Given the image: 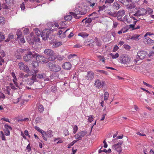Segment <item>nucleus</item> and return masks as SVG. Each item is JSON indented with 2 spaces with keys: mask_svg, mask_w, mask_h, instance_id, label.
<instances>
[{
  "mask_svg": "<svg viewBox=\"0 0 154 154\" xmlns=\"http://www.w3.org/2000/svg\"><path fill=\"white\" fill-rule=\"evenodd\" d=\"M86 10L84 8L79 6H77L74 11V12H71L70 14L73 15L74 18L76 19H79L81 17V16L79 14L84 15L86 13Z\"/></svg>",
  "mask_w": 154,
  "mask_h": 154,
  "instance_id": "obj_1",
  "label": "nucleus"
},
{
  "mask_svg": "<svg viewBox=\"0 0 154 154\" xmlns=\"http://www.w3.org/2000/svg\"><path fill=\"white\" fill-rule=\"evenodd\" d=\"M34 31L36 35L38 36L41 35L44 40H46L48 38L51 33L50 30L48 29L44 30L42 32H40L37 29H35Z\"/></svg>",
  "mask_w": 154,
  "mask_h": 154,
  "instance_id": "obj_2",
  "label": "nucleus"
},
{
  "mask_svg": "<svg viewBox=\"0 0 154 154\" xmlns=\"http://www.w3.org/2000/svg\"><path fill=\"white\" fill-rule=\"evenodd\" d=\"M36 62H34L32 64V66L35 68L38 65V63H46L48 61L47 60L46 58L42 55H40L36 54L35 56Z\"/></svg>",
  "mask_w": 154,
  "mask_h": 154,
  "instance_id": "obj_3",
  "label": "nucleus"
},
{
  "mask_svg": "<svg viewBox=\"0 0 154 154\" xmlns=\"http://www.w3.org/2000/svg\"><path fill=\"white\" fill-rule=\"evenodd\" d=\"M35 128L38 132L41 133L43 139L45 141L47 140V137L51 138L53 137L52 131L51 130H50L45 132L39 127L37 126H35Z\"/></svg>",
  "mask_w": 154,
  "mask_h": 154,
  "instance_id": "obj_4",
  "label": "nucleus"
},
{
  "mask_svg": "<svg viewBox=\"0 0 154 154\" xmlns=\"http://www.w3.org/2000/svg\"><path fill=\"white\" fill-rule=\"evenodd\" d=\"M36 54L35 52L27 51L23 57V59L26 62H29L32 61L35 57Z\"/></svg>",
  "mask_w": 154,
  "mask_h": 154,
  "instance_id": "obj_5",
  "label": "nucleus"
},
{
  "mask_svg": "<svg viewBox=\"0 0 154 154\" xmlns=\"http://www.w3.org/2000/svg\"><path fill=\"white\" fill-rule=\"evenodd\" d=\"M119 62L122 64L128 65L131 62V57L127 55L123 54L121 55L119 58Z\"/></svg>",
  "mask_w": 154,
  "mask_h": 154,
  "instance_id": "obj_6",
  "label": "nucleus"
},
{
  "mask_svg": "<svg viewBox=\"0 0 154 154\" xmlns=\"http://www.w3.org/2000/svg\"><path fill=\"white\" fill-rule=\"evenodd\" d=\"M44 53L45 55L50 56L48 58L49 60H54L56 59L54 51L50 49H46L44 51Z\"/></svg>",
  "mask_w": 154,
  "mask_h": 154,
  "instance_id": "obj_7",
  "label": "nucleus"
},
{
  "mask_svg": "<svg viewBox=\"0 0 154 154\" xmlns=\"http://www.w3.org/2000/svg\"><path fill=\"white\" fill-rule=\"evenodd\" d=\"M48 64V66L51 71L56 72L60 70L61 69L59 65H55L53 62H50Z\"/></svg>",
  "mask_w": 154,
  "mask_h": 154,
  "instance_id": "obj_8",
  "label": "nucleus"
},
{
  "mask_svg": "<svg viewBox=\"0 0 154 154\" xmlns=\"http://www.w3.org/2000/svg\"><path fill=\"white\" fill-rule=\"evenodd\" d=\"M33 71H34V73H32V78L28 79L27 81V84L30 85H32L34 82L36 81V74L38 72V70L36 69H34Z\"/></svg>",
  "mask_w": 154,
  "mask_h": 154,
  "instance_id": "obj_9",
  "label": "nucleus"
},
{
  "mask_svg": "<svg viewBox=\"0 0 154 154\" xmlns=\"http://www.w3.org/2000/svg\"><path fill=\"white\" fill-rule=\"evenodd\" d=\"M146 54V52L144 51H139L137 52L134 60L137 62V61L143 59L145 57Z\"/></svg>",
  "mask_w": 154,
  "mask_h": 154,
  "instance_id": "obj_10",
  "label": "nucleus"
},
{
  "mask_svg": "<svg viewBox=\"0 0 154 154\" xmlns=\"http://www.w3.org/2000/svg\"><path fill=\"white\" fill-rule=\"evenodd\" d=\"M18 66L20 70H23L28 74H30L29 69L28 66L25 65L22 62H20L18 64Z\"/></svg>",
  "mask_w": 154,
  "mask_h": 154,
  "instance_id": "obj_11",
  "label": "nucleus"
},
{
  "mask_svg": "<svg viewBox=\"0 0 154 154\" xmlns=\"http://www.w3.org/2000/svg\"><path fill=\"white\" fill-rule=\"evenodd\" d=\"M146 14V9L143 8H140L138 9L136 13L134 14L135 16L140 17V16H143Z\"/></svg>",
  "mask_w": 154,
  "mask_h": 154,
  "instance_id": "obj_12",
  "label": "nucleus"
},
{
  "mask_svg": "<svg viewBox=\"0 0 154 154\" xmlns=\"http://www.w3.org/2000/svg\"><path fill=\"white\" fill-rule=\"evenodd\" d=\"M122 143H119L115 144L112 146V149L120 153L122 151Z\"/></svg>",
  "mask_w": 154,
  "mask_h": 154,
  "instance_id": "obj_13",
  "label": "nucleus"
},
{
  "mask_svg": "<svg viewBox=\"0 0 154 154\" xmlns=\"http://www.w3.org/2000/svg\"><path fill=\"white\" fill-rule=\"evenodd\" d=\"M104 82L101 81L98 79H96L95 81L94 86L97 88L100 89L104 86Z\"/></svg>",
  "mask_w": 154,
  "mask_h": 154,
  "instance_id": "obj_14",
  "label": "nucleus"
},
{
  "mask_svg": "<svg viewBox=\"0 0 154 154\" xmlns=\"http://www.w3.org/2000/svg\"><path fill=\"white\" fill-rule=\"evenodd\" d=\"M24 51V49L20 48L17 49L14 52L15 57L18 59H21L22 54Z\"/></svg>",
  "mask_w": 154,
  "mask_h": 154,
  "instance_id": "obj_15",
  "label": "nucleus"
},
{
  "mask_svg": "<svg viewBox=\"0 0 154 154\" xmlns=\"http://www.w3.org/2000/svg\"><path fill=\"white\" fill-rule=\"evenodd\" d=\"M87 134V132L85 131H84L78 133L77 134L74 136L75 139H81V138L85 136Z\"/></svg>",
  "mask_w": 154,
  "mask_h": 154,
  "instance_id": "obj_16",
  "label": "nucleus"
},
{
  "mask_svg": "<svg viewBox=\"0 0 154 154\" xmlns=\"http://www.w3.org/2000/svg\"><path fill=\"white\" fill-rule=\"evenodd\" d=\"M125 11L123 10L119 11L117 14V18L118 20H122V17L125 14Z\"/></svg>",
  "mask_w": 154,
  "mask_h": 154,
  "instance_id": "obj_17",
  "label": "nucleus"
},
{
  "mask_svg": "<svg viewBox=\"0 0 154 154\" xmlns=\"http://www.w3.org/2000/svg\"><path fill=\"white\" fill-rule=\"evenodd\" d=\"M88 6L93 8L97 5V0H86Z\"/></svg>",
  "mask_w": 154,
  "mask_h": 154,
  "instance_id": "obj_18",
  "label": "nucleus"
},
{
  "mask_svg": "<svg viewBox=\"0 0 154 154\" xmlns=\"http://www.w3.org/2000/svg\"><path fill=\"white\" fill-rule=\"evenodd\" d=\"M34 36H33V34L31 33L30 36H26V39L28 43L31 45H32L34 43V40L33 39Z\"/></svg>",
  "mask_w": 154,
  "mask_h": 154,
  "instance_id": "obj_19",
  "label": "nucleus"
},
{
  "mask_svg": "<svg viewBox=\"0 0 154 154\" xmlns=\"http://www.w3.org/2000/svg\"><path fill=\"white\" fill-rule=\"evenodd\" d=\"M72 65L69 62L65 63L62 66L63 68L66 70H69L71 69Z\"/></svg>",
  "mask_w": 154,
  "mask_h": 154,
  "instance_id": "obj_20",
  "label": "nucleus"
},
{
  "mask_svg": "<svg viewBox=\"0 0 154 154\" xmlns=\"http://www.w3.org/2000/svg\"><path fill=\"white\" fill-rule=\"evenodd\" d=\"M69 29H67L65 32H63L61 30H60L58 32V34L59 37L61 38H63L66 36V33L69 30Z\"/></svg>",
  "mask_w": 154,
  "mask_h": 154,
  "instance_id": "obj_21",
  "label": "nucleus"
},
{
  "mask_svg": "<svg viewBox=\"0 0 154 154\" xmlns=\"http://www.w3.org/2000/svg\"><path fill=\"white\" fill-rule=\"evenodd\" d=\"M132 17L129 14V15H125L123 18V21L128 23H130L132 21Z\"/></svg>",
  "mask_w": 154,
  "mask_h": 154,
  "instance_id": "obj_22",
  "label": "nucleus"
},
{
  "mask_svg": "<svg viewBox=\"0 0 154 154\" xmlns=\"http://www.w3.org/2000/svg\"><path fill=\"white\" fill-rule=\"evenodd\" d=\"M144 41L145 42V44L149 45H151L154 42L153 40L149 37L144 38Z\"/></svg>",
  "mask_w": 154,
  "mask_h": 154,
  "instance_id": "obj_23",
  "label": "nucleus"
},
{
  "mask_svg": "<svg viewBox=\"0 0 154 154\" xmlns=\"http://www.w3.org/2000/svg\"><path fill=\"white\" fill-rule=\"evenodd\" d=\"M94 77V73L93 72L90 71L88 73L86 79L89 80H91Z\"/></svg>",
  "mask_w": 154,
  "mask_h": 154,
  "instance_id": "obj_24",
  "label": "nucleus"
},
{
  "mask_svg": "<svg viewBox=\"0 0 154 154\" xmlns=\"http://www.w3.org/2000/svg\"><path fill=\"white\" fill-rule=\"evenodd\" d=\"M140 35L135 34L132 35L129 39L133 41H138L140 39Z\"/></svg>",
  "mask_w": 154,
  "mask_h": 154,
  "instance_id": "obj_25",
  "label": "nucleus"
},
{
  "mask_svg": "<svg viewBox=\"0 0 154 154\" xmlns=\"http://www.w3.org/2000/svg\"><path fill=\"white\" fill-rule=\"evenodd\" d=\"M14 38V35L12 33H9L8 36V38L5 40V42H9L11 39H12Z\"/></svg>",
  "mask_w": 154,
  "mask_h": 154,
  "instance_id": "obj_26",
  "label": "nucleus"
},
{
  "mask_svg": "<svg viewBox=\"0 0 154 154\" xmlns=\"http://www.w3.org/2000/svg\"><path fill=\"white\" fill-rule=\"evenodd\" d=\"M62 45L61 42H57L53 43L52 47L53 48H57Z\"/></svg>",
  "mask_w": 154,
  "mask_h": 154,
  "instance_id": "obj_27",
  "label": "nucleus"
},
{
  "mask_svg": "<svg viewBox=\"0 0 154 154\" xmlns=\"http://www.w3.org/2000/svg\"><path fill=\"white\" fill-rule=\"evenodd\" d=\"M38 109L39 112L42 113L44 111V108L42 105H39L38 107Z\"/></svg>",
  "mask_w": 154,
  "mask_h": 154,
  "instance_id": "obj_28",
  "label": "nucleus"
},
{
  "mask_svg": "<svg viewBox=\"0 0 154 154\" xmlns=\"http://www.w3.org/2000/svg\"><path fill=\"white\" fill-rule=\"evenodd\" d=\"M17 38L18 39V40L21 43H24L25 42L24 37L23 35H22L19 37V38Z\"/></svg>",
  "mask_w": 154,
  "mask_h": 154,
  "instance_id": "obj_29",
  "label": "nucleus"
},
{
  "mask_svg": "<svg viewBox=\"0 0 154 154\" xmlns=\"http://www.w3.org/2000/svg\"><path fill=\"white\" fill-rule=\"evenodd\" d=\"M78 35L83 38H85L86 37H87L89 35L86 33L83 32L79 33Z\"/></svg>",
  "mask_w": 154,
  "mask_h": 154,
  "instance_id": "obj_30",
  "label": "nucleus"
},
{
  "mask_svg": "<svg viewBox=\"0 0 154 154\" xmlns=\"http://www.w3.org/2000/svg\"><path fill=\"white\" fill-rule=\"evenodd\" d=\"M5 36L3 33L1 32H0V42L3 41L5 39Z\"/></svg>",
  "mask_w": 154,
  "mask_h": 154,
  "instance_id": "obj_31",
  "label": "nucleus"
},
{
  "mask_svg": "<svg viewBox=\"0 0 154 154\" xmlns=\"http://www.w3.org/2000/svg\"><path fill=\"white\" fill-rule=\"evenodd\" d=\"M109 97V94L107 92H105L104 94V99L105 101H106Z\"/></svg>",
  "mask_w": 154,
  "mask_h": 154,
  "instance_id": "obj_32",
  "label": "nucleus"
},
{
  "mask_svg": "<svg viewBox=\"0 0 154 154\" xmlns=\"http://www.w3.org/2000/svg\"><path fill=\"white\" fill-rule=\"evenodd\" d=\"M113 8L117 10L119 9L120 8V6L117 3L115 2L113 3Z\"/></svg>",
  "mask_w": 154,
  "mask_h": 154,
  "instance_id": "obj_33",
  "label": "nucleus"
},
{
  "mask_svg": "<svg viewBox=\"0 0 154 154\" xmlns=\"http://www.w3.org/2000/svg\"><path fill=\"white\" fill-rule=\"evenodd\" d=\"M146 13H148V14L149 15L152 14L153 12L152 9L149 7L146 8Z\"/></svg>",
  "mask_w": 154,
  "mask_h": 154,
  "instance_id": "obj_34",
  "label": "nucleus"
},
{
  "mask_svg": "<svg viewBox=\"0 0 154 154\" xmlns=\"http://www.w3.org/2000/svg\"><path fill=\"white\" fill-rule=\"evenodd\" d=\"M72 15L73 16V15L70 14L66 15V16L64 17L65 20L67 21H69L71 20L72 19Z\"/></svg>",
  "mask_w": 154,
  "mask_h": 154,
  "instance_id": "obj_35",
  "label": "nucleus"
},
{
  "mask_svg": "<svg viewBox=\"0 0 154 154\" xmlns=\"http://www.w3.org/2000/svg\"><path fill=\"white\" fill-rule=\"evenodd\" d=\"M112 59H116L118 58L119 56V54L118 53H116L115 54L111 53L110 54Z\"/></svg>",
  "mask_w": 154,
  "mask_h": 154,
  "instance_id": "obj_36",
  "label": "nucleus"
},
{
  "mask_svg": "<svg viewBox=\"0 0 154 154\" xmlns=\"http://www.w3.org/2000/svg\"><path fill=\"white\" fill-rule=\"evenodd\" d=\"M42 118L41 117L38 116L35 119V122L36 123H39L41 122Z\"/></svg>",
  "mask_w": 154,
  "mask_h": 154,
  "instance_id": "obj_37",
  "label": "nucleus"
},
{
  "mask_svg": "<svg viewBox=\"0 0 154 154\" xmlns=\"http://www.w3.org/2000/svg\"><path fill=\"white\" fill-rule=\"evenodd\" d=\"M54 141L57 142V143H62L63 141L60 138H56L54 139Z\"/></svg>",
  "mask_w": 154,
  "mask_h": 154,
  "instance_id": "obj_38",
  "label": "nucleus"
},
{
  "mask_svg": "<svg viewBox=\"0 0 154 154\" xmlns=\"http://www.w3.org/2000/svg\"><path fill=\"white\" fill-rule=\"evenodd\" d=\"M29 119L28 118H25L24 119H19L17 120L18 122H27L29 121Z\"/></svg>",
  "mask_w": 154,
  "mask_h": 154,
  "instance_id": "obj_39",
  "label": "nucleus"
},
{
  "mask_svg": "<svg viewBox=\"0 0 154 154\" xmlns=\"http://www.w3.org/2000/svg\"><path fill=\"white\" fill-rule=\"evenodd\" d=\"M17 38L23 35L22 34V32L20 30L18 29L17 31Z\"/></svg>",
  "mask_w": 154,
  "mask_h": 154,
  "instance_id": "obj_40",
  "label": "nucleus"
},
{
  "mask_svg": "<svg viewBox=\"0 0 154 154\" xmlns=\"http://www.w3.org/2000/svg\"><path fill=\"white\" fill-rule=\"evenodd\" d=\"M46 76L45 74H39L37 75V77L39 79L45 78Z\"/></svg>",
  "mask_w": 154,
  "mask_h": 154,
  "instance_id": "obj_41",
  "label": "nucleus"
},
{
  "mask_svg": "<svg viewBox=\"0 0 154 154\" xmlns=\"http://www.w3.org/2000/svg\"><path fill=\"white\" fill-rule=\"evenodd\" d=\"M5 129L8 130H12V128L10 126L8 125L7 124H5L4 125Z\"/></svg>",
  "mask_w": 154,
  "mask_h": 154,
  "instance_id": "obj_42",
  "label": "nucleus"
},
{
  "mask_svg": "<svg viewBox=\"0 0 154 154\" xmlns=\"http://www.w3.org/2000/svg\"><path fill=\"white\" fill-rule=\"evenodd\" d=\"M34 69H33V70ZM29 72L30 74H29L27 73V74L24 75L23 78L27 77L29 75H32V73H34V71H33V69L31 71L29 70Z\"/></svg>",
  "mask_w": 154,
  "mask_h": 154,
  "instance_id": "obj_43",
  "label": "nucleus"
},
{
  "mask_svg": "<svg viewBox=\"0 0 154 154\" xmlns=\"http://www.w3.org/2000/svg\"><path fill=\"white\" fill-rule=\"evenodd\" d=\"M56 59L57 58V60H61L63 59V56L60 55H57V56L55 55Z\"/></svg>",
  "mask_w": 154,
  "mask_h": 154,
  "instance_id": "obj_44",
  "label": "nucleus"
},
{
  "mask_svg": "<svg viewBox=\"0 0 154 154\" xmlns=\"http://www.w3.org/2000/svg\"><path fill=\"white\" fill-rule=\"evenodd\" d=\"M121 30L123 33H125L127 32L128 30V26L125 27H124L122 28Z\"/></svg>",
  "mask_w": 154,
  "mask_h": 154,
  "instance_id": "obj_45",
  "label": "nucleus"
},
{
  "mask_svg": "<svg viewBox=\"0 0 154 154\" xmlns=\"http://www.w3.org/2000/svg\"><path fill=\"white\" fill-rule=\"evenodd\" d=\"M0 23L4 24L5 23V20L2 16L0 15Z\"/></svg>",
  "mask_w": 154,
  "mask_h": 154,
  "instance_id": "obj_46",
  "label": "nucleus"
},
{
  "mask_svg": "<svg viewBox=\"0 0 154 154\" xmlns=\"http://www.w3.org/2000/svg\"><path fill=\"white\" fill-rule=\"evenodd\" d=\"M96 14V12H94L93 13H92L91 14L89 15L90 16H94V15H95L94 17H93L92 19H94L96 18H98V15H95Z\"/></svg>",
  "mask_w": 154,
  "mask_h": 154,
  "instance_id": "obj_47",
  "label": "nucleus"
},
{
  "mask_svg": "<svg viewBox=\"0 0 154 154\" xmlns=\"http://www.w3.org/2000/svg\"><path fill=\"white\" fill-rule=\"evenodd\" d=\"M10 88L9 87H7L6 90L5 91V93L8 95L10 94Z\"/></svg>",
  "mask_w": 154,
  "mask_h": 154,
  "instance_id": "obj_48",
  "label": "nucleus"
},
{
  "mask_svg": "<svg viewBox=\"0 0 154 154\" xmlns=\"http://www.w3.org/2000/svg\"><path fill=\"white\" fill-rule=\"evenodd\" d=\"M73 133L74 134H75L78 129V127L77 125H75L73 127Z\"/></svg>",
  "mask_w": 154,
  "mask_h": 154,
  "instance_id": "obj_49",
  "label": "nucleus"
},
{
  "mask_svg": "<svg viewBox=\"0 0 154 154\" xmlns=\"http://www.w3.org/2000/svg\"><path fill=\"white\" fill-rule=\"evenodd\" d=\"M0 133L2 140H5V138L3 132L2 131H1Z\"/></svg>",
  "mask_w": 154,
  "mask_h": 154,
  "instance_id": "obj_50",
  "label": "nucleus"
},
{
  "mask_svg": "<svg viewBox=\"0 0 154 154\" xmlns=\"http://www.w3.org/2000/svg\"><path fill=\"white\" fill-rule=\"evenodd\" d=\"M12 80L15 86L17 87H18V84L17 82V78H14V79H12Z\"/></svg>",
  "mask_w": 154,
  "mask_h": 154,
  "instance_id": "obj_51",
  "label": "nucleus"
},
{
  "mask_svg": "<svg viewBox=\"0 0 154 154\" xmlns=\"http://www.w3.org/2000/svg\"><path fill=\"white\" fill-rule=\"evenodd\" d=\"M77 55L75 54H71L68 55V59H71L72 58H73L75 57H76Z\"/></svg>",
  "mask_w": 154,
  "mask_h": 154,
  "instance_id": "obj_52",
  "label": "nucleus"
},
{
  "mask_svg": "<svg viewBox=\"0 0 154 154\" xmlns=\"http://www.w3.org/2000/svg\"><path fill=\"white\" fill-rule=\"evenodd\" d=\"M128 26V29L130 28H132V30H135L134 27V24H130Z\"/></svg>",
  "mask_w": 154,
  "mask_h": 154,
  "instance_id": "obj_53",
  "label": "nucleus"
},
{
  "mask_svg": "<svg viewBox=\"0 0 154 154\" xmlns=\"http://www.w3.org/2000/svg\"><path fill=\"white\" fill-rule=\"evenodd\" d=\"M153 35V33H151L150 32H146L144 35V38L148 37L147 36H151L152 35Z\"/></svg>",
  "mask_w": 154,
  "mask_h": 154,
  "instance_id": "obj_54",
  "label": "nucleus"
},
{
  "mask_svg": "<svg viewBox=\"0 0 154 154\" xmlns=\"http://www.w3.org/2000/svg\"><path fill=\"white\" fill-rule=\"evenodd\" d=\"M97 72H100L101 73H102L104 74L107 75L108 74V73L107 72H106V71L103 70H97Z\"/></svg>",
  "mask_w": 154,
  "mask_h": 154,
  "instance_id": "obj_55",
  "label": "nucleus"
},
{
  "mask_svg": "<svg viewBox=\"0 0 154 154\" xmlns=\"http://www.w3.org/2000/svg\"><path fill=\"white\" fill-rule=\"evenodd\" d=\"M88 120L89 122H91L93 120V117L92 115H90L89 116H88Z\"/></svg>",
  "mask_w": 154,
  "mask_h": 154,
  "instance_id": "obj_56",
  "label": "nucleus"
},
{
  "mask_svg": "<svg viewBox=\"0 0 154 154\" xmlns=\"http://www.w3.org/2000/svg\"><path fill=\"white\" fill-rule=\"evenodd\" d=\"M123 46L124 48L126 50H129L131 48V47L128 45H124Z\"/></svg>",
  "mask_w": 154,
  "mask_h": 154,
  "instance_id": "obj_57",
  "label": "nucleus"
},
{
  "mask_svg": "<svg viewBox=\"0 0 154 154\" xmlns=\"http://www.w3.org/2000/svg\"><path fill=\"white\" fill-rule=\"evenodd\" d=\"M106 6L103 5L102 6H99V9L98 10V12L103 11L105 8Z\"/></svg>",
  "mask_w": 154,
  "mask_h": 154,
  "instance_id": "obj_58",
  "label": "nucleus"
},
{
  "mask_svg": "<svg viewBox=\"0 0 154 154\" xmlns=\"http://www.w3.org/2000/svg\"><path fill=\"white\" fill-rule=\"evenodd\" d=\"M5 133L6 136H9L10 134V130L5 129Z\"/></svg>",
  "mask_w": 154,
  "mask_h": 154,
  "instance_id": "obj_59",
  "label": "nucleus"
},
{
  "mask_svg": "<svg viewBox=\"0 0 154 154\" xmlns=\"http://www.w3.org/2000/svg\"><path fill=\"white\" fill-rule=\"evenodd\" d=\"M10 85L11 86V87L12 89H13V90L16 89V86H15L14 85V84H13V83H10Z\"/></svg>",
  "mask_w": 154,
  "mask_h": 154,
  "instance_id": "obj_60",
  "label": "nucleus"
},
{
  "mask_svg": "<svg viewBox=\"0 0 154 154\" xmlns=\"http://www.w3.org/2000/svg\"><path fill=\"white\" fill-rule=\"evenodd\" d=\"M114 1V0H106L105 1V3L111 4Z\"/></svg>",
  "mask_w": 154,
  "mask_h": 154,
  "instance_id": "obj_61",
  "label": "nucleus"
},
{
  "mask_svg": "<svg viewBox=\"0 0 154 154\" xmlns=\"http://www.w3.org/2000/svg\"><path fill=\"white\" fill-rule=\"evenodd\" d=\"M20 8H21L22 10H24L25 8V5L24 2H23L22 4H21L20 6Z\"/></svg>",
  "mask_w": 154,
  "mask_h": 154,
  "instance_id": "obj_62",
  "label": "nucleus"
},
{
  "mask_svg": "<svg viewBox=\"0 0 154 154\" xmlns=\"http://www.w3.org/2000/svg\"><path fill=\"white\" fill-rule=\"evenodd\" d=\"M24 33L26 34L29 33V30L28 28H25L23 30Z\"/></svg>",
  "mask_w": 154,
  "mask_h": 154,
  "instance_id": "obj_63",
  "label": "nucleus"
},
{
  "mask_svg": "<svg viewBox=\"0 0 154 154\" xmlns=\"http://www.w3.org/2000/svg\"><path fill=\"white\" fill-rule=\"evenodd\" d=\"M56 90V87L55 86H52L51 87V91L53 92H55Z\"/></svg>",
  "mask_w": 154,
  "mask_h": 154,
  "instance_id": "obj_64",
  "label": "nucleus"
}]
</instances>
